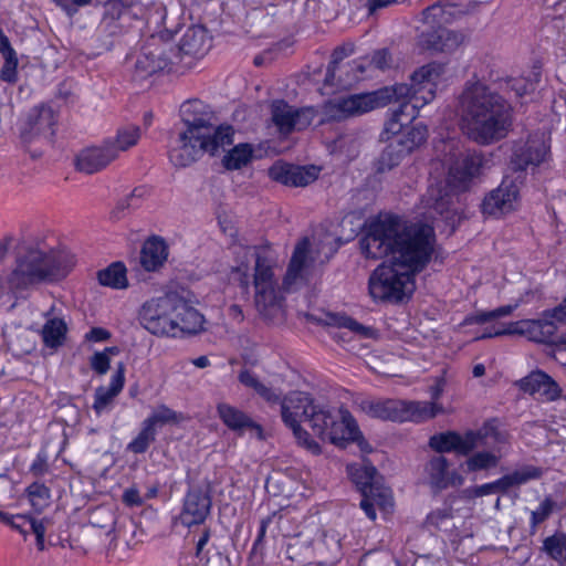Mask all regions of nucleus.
Listing matches in <instances>:
<instances>
[{"instance_id":"1","label":"nucleus","mask_w":566,"mask_h":566,"mask_svg":"<svg viewBox=\"0 0 566 566\" xmlns=\"http://www.w3.org/2000/svg\"><path fill=\"white\" fill-rule=\"evenodd\" d=\"M433 228L426 223H407L396 216L370 221L360 239L361 253L373 260L389 256L412 274L424 269L434 249Z\"/></svg>"},{"instance_id":"2","label":"nucleus","mask_w":566,"mask_h":566,"mask_svg":"<svg viewBox=\"0 0 566 566\" xmlns=\"http://www.w3.org/2000/svg\"><path fill=\"white\" fill-rule=\"evenodd\" d=\"M463 134L479 145L505 138L512 128V109L506 99L480 81H469L458 98Z\"/></svg>"},{"instance_id":"3","label":"nucleus","mask_w":566,"mask_h":566,"mask_svg":"<svg viewBox=\"0 0 566 566\" xmlns=\"http://www.w3.org/2000/svg\"><path fill=\"white\" fill-rule=\"evenodd\" d=\"M74 265L75 256L66 249L51 244L44 237L27 238L15 247L9 283L17 290L55 283L63 280Z\"/></svg>"},{"instance_id":"4","label":"nucleus","mask_w":566,"mask_h":566,"mask_svg":"<svg viewBox=\"0 0 566 566\" xmlns=\"http://www.w3.org/2000/svg\"><path fill=\"white\" fill-rule=\"evenodd\" d=\"M239 265L235 272L241 273L240 284L249 286V269L253 262L254 303L259 314L266 321L280 322L284 318V297L274 273L275 262L271 251L263 247H235Z\"/></svg>"},{"instance_id":"5","label":"nucleus","mask_w":566,"mask_h":566,"mask_svg":"<svg viewBox=\"0 0 566 566\" xmlns=\"http://www.w3.org/2000/svg\"><path fill=\"white\" fill-rule=\"evenodd\" d=\"M139 322L154 335L177 337L202 331L205 318L185 293L168 292L144 303L139 311Z\"/></svg>"},{"instance_id":"6","label":"nucleus","mask_w":566,"mask_h":566,"mask_svg":"<svg viewBox=\"0 0 566 566\" xmlns=\"http://www.w3.org/2000/svg\"><path fill=\"white\" fill-rule=\"evenodd\" d=\"M446 72V65L439 62L428 63L412 73L410 84H398L392 87H385L380 91H388L387 104L392 101L408 103L410 113L408 116L415 118L417 111L430 103L437 92V85Z\"/></svg>"},{"instance_id":"7","label":"nucleus","mask_w":566,"mask_h":566,"mask_svg":"<svg viewBox=\"0 0 566 566\" xmlns=\"http://www.w3.org/2000/svg\"><path fill=\"white\" fill-rule=\"evenodd\" d=\"M233 128H223L214 138L210 135H197L180 130L171 143L168 156L170 163L178 168H185L196 163L203 154L214 155L219 148H224L233 142Z\"/></svg>"},{"instance_id":"8","label":"nucleus","mask_w":566,"mask_h":566,"mask_svg":"<svg viewBox=\"0 0 566 566\" xmlns=\"http://www.w3.org/2000/svg\"><path fill=\"white\" fill-rule=\"evenodd\" d=\"M415 274L390 260L382 262L370 274L368 289L376 301L399 303L415 291Z\"/></svg>"},{"instance_id":"9","label":"nucleus","mask_w":566,"mask_h":566,"mask_svg":"<svg viewBox=\"0 0 566 566\" xmlns=\"http://www.w3.org/2000/svg\"><path fill=\"white\" fill-rule=\"evenodd\" d=\"M361 408L369 417L399 422H421L443 412V407L434 402L397 399L365 401L361 403Z\"/></svg>"},{"instance_id":"10","label":"nucleus","mask_w":566,"mask_h":566,"mask_svg":"<svg viewBox=\"0 0 566 566\" xmlns=\"http://www.w3.org/2000/svg\"><path fill=\"white\" fill-rule=\"evenodd\" d=\"M475 434L478 439H475L474 450L479 448L485 450L478 451L467 459L468 471L476 472L496 468L505 454L509 434L500 428L499 421L495 419L486 421L475 430Z\"/></svg>"},{"instance_id":"11","label":"nucleus","mask_w":566,"mask_h":566,"mask_svg":"<svg viewBox=\"0 0 566 566\" xmlns=\"http://www.w3.org/2000/svg\"><path fill=\"white\" fill-rule=\"evenodd\" d=\"M177 44L161 36L151 35L142 46L135 63V72L140 78L157 72H184L178 61Z\"/></svg>"},{"instance_id":"12","label":"nucleus","mask_w":566,"mask_h":566,"mask_svg":"<svg viewBox=\"0 0 566 566\" xmlns=\"http://www.w3.org/2000/svg\"><path fill=\"white\" fill-rule=\"evenodd\" d=\"M388 91L349 94L327 102L323 107L324 120L342 122L361 116L387 105Z\"/></svg>"},{"instance_id":"13","label":"nucleus","mask_w":566,"mask_h":566,"mask_svg":"<svg viewBox=\"0 0 566 566\" xmlns=\"http://www.w3.org/2000/svg\"><path fill=\"white\" fill-rule=\"evenodd\" d=\"M279 402H281L282 419L292 429L298 444L313 454H319V444L300 424L302 421H305L315 400L307 392L292 391L283 400L280 399Z\"/></svg>"},{"instance_id":"14","label":"nucleus","mask_w":566,"mask_h":566,"mask_svg":"<svg viewBox=\"0 0 566 566\" xmlns=\"http://www.w3.org/2000/svg\"><path fill=\"white\" fill-rule=\"evenodd\" d=\"M181 122L185 130L197 135H210L214 138L223 128H232L229 125H216V116L211 107L200 99H189L180 106Z\"/></svg>"},{"instance_id":"15","label":"nucleus","mask_w":566,"mask_h":566,"mask_svg":"<svg viewBox=\"0 0 566 566\" xmlns=\"http://www.w3.org/2000/svg\"><path fill=\"white\" fill-rule=\"evenodd\" d=\"M548 154V146L539 136H530L526 140L514 144L510 168L514 171H525L538 167Z\"/></svg>"},{"instance_id":"16","label":"nucleus","mask_w":566,"mask_h":566,"mask_svg":"<svg viewBox=\"0 0 566 566\" xmlns=\"http://www.w3.org/2000/svg\"><path fill=\"white\" fill-rule=\"evenodd\" d=\"M211 48V41L207 30L203 27H191L182 35L178 61L182 71L189 70L195 65V61L202 57Z\"/></svg>"},{"instance_id":"17","label":"nucleus","mask_w":566,"mask_h":566,"mask_svg":"<svg viewBox=\"0 0 566 566\" xmlns=\"http://www.w3.org/2000/svg\"><path fill=\"white\" fill-rule=\"evenodd\" d=\"M55 125L54 109L46 104H41L29 112L20 136L24 143H30L38 137L51 138L54 135Z\"/></svg>"},{"instance_id":"18","label":"nucleus","mask_w":566,"mask_h":566,"mask_svg":"<svg viewBox=\"0 0 566 566\" xmlns=\"http://www.w3.org/2000/svg\"><path fill=\"white\" fill-rule=\"evenodd\" d=\"M348 472L363 496H371L384 511L392 507L394 502L390 491L376 485L377 470L375 467L371 464L361 468L348 467Z\"/></svg>"},{"instance_id":"19","label":"nucleus","mask_w":566,"mask_h":566,"mask_svg":"<svg viewBox=\"0 0 566 566\" xmlns=\"http://www.w3.org/2000/svg\"><path fill=\"white\" fill-rule=\"evenodd\" d=\"M518 185L515 180L504 178L501 185L492 190L482 202L484 214L501 217L513 211L518 199Z\"/></svg>"},{"instance_id":"20","label":"nucleus","mask_w":566,"mask_h":566,"mask_svg":"<svg viewBox=\"0 0 566 566\" xmlns=\"http://www.w3.org/2000/svg\"><path fill=\"white\" fill-rule=\"evenodd\" d=\"M483 164V156L475 153L457 159L449 168L446 186L457 193L465 191L472 179L480 174Z\"/></svg>"},{"instance_id":"21","label":"nucleus","mask_w":566,"mask_h":566,"mask_svg":"<svg viewBox=\"0 0 566 566\" xmlns=\"http://www.w3.org/2000/svg\"><path fill=\"white\" fill-rule=\"evenodd\" d=\"M271 118L281 134L287 135L294 129L306 128L312 122L310 109H295L283 99L271 104Z\"/></svg>"},{"instance_id":"22","label":"nucleus","mask_w":566,"mask_h":566,"mask_svg":"<svg viewBox=\"0 0 566 566\" xmlns=\"http://www.w3.org/2000/svg\"><path fill=\"white\" fill-rule=\"evenodd\" d=\"M211 496L207 490L191 488L185 496L179 521L182 525L190 527L202 524L211 510Z\"/></svg>"},{"instance_id":"23","label":"nucleus","mask_w":566,"mask_h":566,"mask_svg":"<svg viewBox=\"0 0 566 566\" xmlns=\"http://www.w3.org/2000/svg\"><path fill=\"white\" fill-rule=\"evenodd\" d=\"M504 332L512 335L525 336L528 340L536 343H555L562 342L566 344V339L556 338V325L548 319H521L511 322L504 328Z\"/></svg>"},{"instance_id":"24","label":"nucleus","mask_w":566,"mask_h":566,"mask_svg":"<svg viewBox=\"0 0 566 566\" xmlns=\"http://www.w3.org/2000/svg\"><path fill=\"white\" fill-rule=\"evenodd\" d=\"M458 193L447 186L441 185L431 186L428 189L426 197V207L439 214L443 220L450 224H454L458 216Z\"/></svg>"},{"instance_id":"25","label":"nucleus","mask_w":566,"mask_h":566,"mask_svg":"<svg viewBox=\"0 0 566 566\" xmlns=\"http://www.w3.org/2000/svg\"><path fill=\"white\" fill-rule=\"evenodd\" d=\"M522 391L541 401H555L562 398V388L546 373L535 370L518 381Z\"/></svg>"},{"instance_id":"26","label":"nucleus","mask_w":566,"mask_h":566,"mask_svg":"<svg viewBox=\"0 0 566 566\" xmlns=\"http://www.w3.org/2000/svg\"><path fill=\"white\" fill-rule=\"evenodd\" d=\"M424 472L431 488L444 490L463 483V478L450 470V463L442 454H436L426 463Z\"/></svg>"},{"instance_id":"27","label":"nucleus","mask_w":566,"mask_h":566,"mask_svg":"<svg viewBox=\"0 0 566 566\" xmlns=\"http://www.w3.org/2000/svg\"><path fill=\"white\" fill-rule=\"evenodd\" d=\"M478 439L475 431H468L461 436L453 431L434 434L429 440V446L439 454L443 452H457L462 455H468L474 450Z\"/></svg>"},{"instance_id":"28","label":"nucleus","mask_w":566,"mask_h":566,"mask_svg":"<svg viewBox=\"0 0 566 566\" xmlns=\"http://www.w3.org/2000/svg\"><path fill=\"white\" fill-rule=\"evenodd\" d=\"M115 160V150L103 142L99 146L88 147L78 153L75 160L76 169L86 175L103 170Z\"/></svg>"},{"instance_id":"29","label":"nucleus","mask_w":566,"mask_h":566,"mask_svg":"<svg viewBox=\"0 0 566 566\" xmlns=\"http://www.w3.org/2000/svg\"><path fill=\"white\" fill-rule=\"evenodd\" d=\"M322 537H325V534L319 536L315 545L313 538L307 533L293 536L286 546L287 558L298 566L313 563L316 557L323 555L317 547L322 544Z\"/></svg>"},{"instance_id":"30","label":"nucleus","mask_w":566,"mask_h":566,"mask_svg":"<svg viewBox=\"0 0 566 566\" xmlns=\"http://www.w3.org/2000/svg\"><path fill=\"white\" fill-rule=\"evenodd\" d=\"M359 438V429L347 410H340L339 418L335 416L333 423L325 434V440L340 448L346 447L348 442L356 441Z\"/></svg>"},{"instance_id":"31","label":"nucleus","mask_w":566,"mask_h":566,"mask_svg":"<svg viewBox=\"0 0 566 566\" xmlns=\"http://www.w3.org/2000/svg\"><path fill=\"white\" fill-rule=\"evenodd\" d=\"M421 41L424 48L441 53H452L464 42V35L454 30L440 28L438 30L422 33Z\"/></svg>"},{"instance_id":"32","label":"nucleus","mask_w":566,"mask_h":566,"mask_svg":"<svg viewBox=\"0 0 566 566\" xmlns=\"http://www.w3.org/2000/svg\"><path fill=\"white\" fill-rule=\"evenodd\" d=\"M168 258V245L158 237L145 241L140 251V264L148 271L160 269Z\"/></svg>"},{"instance_id":"33","label":"nucleus","mask_w":566,"mask_h":566,"mask_svg":"<svg viewBox=\"0 0 566 566\" xmlns=\"http://www.w3.org/2000/svg\"><path fill=\"white\" fill-rule=\"evenodd\" d=\"M310 245L311 243L307 238H304L296 244L283 280V286L285 289H290L297 279L302 276L303 271L308 266Z\"/></svg>"},{"instance_id":"34","label":"nucleus","mask_w":566,"mask_h":566,"mask_svg":"<svg viewBox=\"0 0 566 566\" xmlns=\"http://www.w3.org/2000/svg\"><path fill=\"white\" fill-rule=\"evenodd\" d=\"M125 382V367L124 364H118L115 374L112 377L109 387H98L95 390V401L93 409L97 415H101L113 399L122 391Z\"/></svg>"},{"instance_id":"35","label":"nucleus","mask_w":566,"mask_h":566,"mask_svg":"<svg viewBox=\"0 0 566 566\" xmlns=\"http://www.w3.org/2000/svg\"><path fill=\"white\" fill-rule=\"evenodd\" d=\"M335 415L332 410L317 401H315L305 419L314 434L325 441L327 429L333 423Z\"/></svg>"},{"instance_id":"36","label":"nucleus","mask_w":566,"mask_h":566,"mask_svg":"<svg viewBox=\"0 0 566 566\" xmlns=\"http://www.w3.org/2000/svg\"><path fill=\"white\" fill-rule=\"evenodd\" d=\"M140 138V129L138 126L128 125L120 127L115 137L105 139L108 148L115 150V159L122 151H126L137 144Z\"/></svg>"},{"instance_id":"37","label":"nucleus","mask_w":566,"mask_h":566,"mask_svg":"<svg viewBox=\"0 0 566 566\" xmlns=\"http://www.w3.org/2000/svg\"><path fill=\"white\" fill-rule=\"evenodd\" d=\"M541 475L542 470L533 465H526L509 474H505L499 479L502 493H506L513 488H518L520 485L525 484L531 480H536L541 478Z\"/></svg>"},{"instance_id":"38","label":"nucleus","mask_w":566,"mask_h":566,"mask_svg":"<svg viewBox=\"0 0 566 566\" xmlns=\"http://www.w3.org/2000/svg\"><path fill=\"white\" fill-rule=\"evenodd\" d=\"M217 410L223 423L232 430H242L248 427H253L261 431L260 426L254 424L247 415L230 405L219 403Z\"/></svg>"},{"instance_id":"39","label":"nucleus","mask_w":566,"mask_h":566,"mask_svg":"<svg viewBox=\"0 0 566 566\" xmlns=\"http://www.w3.org/2000/svg\"><path fill=\"white\" fill-rule=\"evenodd\" d=\"M254 148L251 144H238L223 156L222 165L228 170L241 169L251 163Z\"/></svg>"},{"instance_id":"40","label":"nucleus","mask_w":566,"mask_h":566,"mask_svg":"<svg viewBox=\"0 0 566 566\" xmlns=\"http://www.w3.org/2000/svg\"><path fill=\"white\" fill-rule=\"evenodd\" d=\"M97 280L101 285L112 289H126L128 286L126 268L122 262H114L98 271Z\"/></svg>"},{"instance_id":"41","label":"nucleus","mask_w":566,"mask_h":566,"mask_svg":"<svg viewBox=\"0 0 566 566\" xmlns=\"http://www.w3.org/2000/svg\"><path fill=\"white\" fill-rule=\"evenodd\" d=\"M428 137V130L423 125H413L411 127H406L401 135H398L395 139V143L401 147L402 151L407 155L411 153L415 148L419 147L421 144L426 142Z\"/></svg>"},{"instance_id":"42","label":"nucleus","mask_w":566,"mask_h":566,"mask_svg":"<svg viewBox=\"0 0 566 566\" xmlns=\"http://www.w3.org/2000/svg\"><path fill=\"white\" fill-rule=\"evenodd\" d=\"M238 379L243 386L253 389L255 394L262 397L265 401L270 403H276L280 401V394H277L273 388L261 382L251 370L242 369L239 373Z\"/></svg>"},{"instance_id":"43","label":"nucleus","mask_w":566,"mask_h":566,"mask_svg":"<svg viewBox=\"0 0 566 566\" xmlns=\"http://www.w3.org/2000/svg\"><path fill=\"white\" fill-rule=\"evenodd\" d=\"M328 324L339 328H346L363 338H371L376 334L374 328L365 326L346 315L331 314L328 315Z\"/></svg>"},{"instance_id":"44","label":"nucleus","mask_w":566,"mask_h":566,"mask_svg":"<svg viewBox=\"0 0 566 566\" xmlns=\"http://www.w3.org/2000/svg\"><path fill=\"white\" fill-rule=\"evenodd\" d=\"M66 324L61 318H51L42 328L43 342L48 347L55 348L62 345L66 333Z\"/></svg>"},{"instance_id":"45","label":"nucleus","mask_w":566,"mask_h":566,"mask_svg":"<svg viewBox=\"0 0 566 566\" xmlns=\"http://www.w3.org/2000/svg\"><path fill=\"white\" fill-rule=\"evenodd\" d=\"M410 113L409 104L401 103L397 108L392 109L390 118L387 120L385 125L384 133L388 136H391V139H395L398 135H401L405 130V124L402 123V117L405 116L407 120H412L408 116ZM390 137H388L389 139Z\"/></svg>"},{"instance_id":"46","label":"nucleus","mask_w":566,"mask_h":566,"mask_svg":"<svg viewBox=\"0 0 566 566\" xmlns=\"http://www.w3.org/2000/svg\"><path fill=\"white\" fill-rule=\"evenodd\" d=\"M406 155L407 154L402 151L401 147L390 139L389 144L380 155L378 170L380 172L391 170L400 164Z\"/></svg>"},{"instance_id":"47","label":"nucleus","mask_w":566,"mask_h":566,"mask_svg":"<svg viewBox=\"0 0 566 566\" xmlns=\"http://www.w3.org/2000/svg\"><path fill=\"white\" fill-rule=\"evenodd\" d=\"M544 551L562 566H566V535L556 533L544 541Z\"/></svg>"},{"instance_id":"48","label":"nucleus","mask_w":566,"mask_h":566,"mask_svg":"<svg viewBox=\"0 0 566 566\" xmlns=\"http://www.w3.org/2000/svg\"><path fill=\"white\" fill-rule=\"evenodd\" d=\"M156 439V429L143 421L142 430L137 437L128 443L127 450L133 453H144Z\"/></svg>"},{"instance_id":"49","label":"nucleus","mask_w":566,"mask_h":566,"mask_svg":"<svg viewBox=\"0 0 566 566\" xmlns=\"http://www.w3.org/2000/svg\"><path fill=\"white\" fill-rule=\"evenodd\" d=\"M290 187H306L314 182L319 175V169L315 166H296L291 172Z\"/></svg>"},{"instance_id":"50","label":"nucleus","mask_w":566,"mask_h":566,"mask_svg":"<svg viewBox=\"0 0 566 566\" xmlns=\"http://www.w3.org/2000/svg\"><path fill=\"white\" fill-rule=\"evenodd\" d=\"M27 493L31 505L38 512H41L50 503V490L42 483H32L28 486Z\"/></svg>"},{"instance_id":"51","label":"nucleus","mask_w":566,"mask_h":566,"mask_svg":"<svg viewBox=\"0 0 566 566\" xmlns=\"http://www.w3.org/2000/svg\"><path fill=\"white\" fill-rule=\"evenodd\" d=\"M180 418V415L176 411L165 405H161L144 421L151 428L156 429L157 424L175 423L178 422Z\"/></svg>"},{"instance_id":"52","label":"nucleus","mask_w":566,"mask_h":566,"mask_svg":"<svg viewBox=\"0 0 566 566\" xmlns=\"http://www.w3.org/2000/svg\"><path fill=\"white\" fill-rule=\"evenodd\" d=\"M90 522L94 527L111 532L114 530L115 518L108 507H97L91 513Z\"/></svg>"},{"instance_id":"53","label":"nucleus","mask_w":566,"mask_h":566,"mask_svg":"<svg viewBox=\"0 0 566 566\" xmlns=\"http://www.w3.org/2000/svg\"><path fill=\"white\" fill-rule=\"evenodd\" d=\"M517 307V305H504L501 307H497L493 311L489 312H481L478 313L470 318H468L469 323H475V324H484L489 321L496 319L503 316H509L513 313V311Z\"/></svg>"},{"instance_id":"54","label":"nucleus","mask_w":566,"mask_h":566,"mask_svg":"<svg viewBox=\"0 0 566 566\" xmlns=\"http://www.w3.org/2000/svg\"><path fill=\"white\" fill-rule=\"evenodd\" d=\"M294 165L284 161H276L269 168V176L272 180L284 186H290Z\"/></svg>"},{"instance_id":"55","label":"nucleus","mask_w":566,"mask_h":566,"mask_svg":"<svg viewBox=\"0 0 566 566\" xmlns=\"http://www.w3.org/2000/svg\"><path fill=\"white\" fill-rule=\"evenodd\" d=\"M493 493H502L499 479L496 481L472 486L463 491V494L467 499L482 497Z\"/></svg>"},{"instance_id":"56","label":"nucleus","mask_w":566,"mask_h":566,"mask_svg":"<svg viewBox=\"0 0 566 566\" xmlns=\"http://www.w3.org/2000/svg\"><path fill=\"white\" fill-rule=\"evenodd\" d=\"M348 55V52L345 48H336L332 54V61L327 67V73L325 77V83L327 85H335V72L337 65L340 61H343Z\"/></svg>"},{"instance_id":"57","label":"nucleus","mask_w":566,"mask_h":566,"mask_svg":"<svg viewBox=\"0 0 566 566\" xmlns=\"http://www.w3.org/2000/svg\"><path fill=\"white\" fill-rule=\"evenodd\" d=\"M4 63L0 72V78L8 83H15L18 80V57L17 54L12 56H3Z\"/></svg>"},{"instance_id":"58","label":"nucleus","mask_w":566,"mask_h":566,"mask_svg":"<svg viewBox=\"0 0 566 566\" xmlns=\"http://www.w3.org/2000/svg\"><path fill=\"white\" fill-rule=\"evenodd\" d=\"M444 14V10L440 3H434L432 6L427 7L421 12V21L424 24L430 27H434L441 22V19Z\"/></svg>"},{"instance_id":"59","label":"nucleus","mask_w":566,"mask_h":566,"mask_svg":"<svg viewBox=\"0 0 566 566\" xmlns=\"http://www.w3.org/2000/svg\"><path fill=\"white\" fill-rule=\"evenodd\" d=\"M554 505V501L546 497L538 509L532 512V525L535 527L539 523L544 522L553 512Z\"/></svg>"},{"instance_id":"60","label":"nucleus","mask_w":566,"mask_h":566,"mask_svg":"<svg viewBox=\"0 0 566 566\" xmlns=\"http://www.w3.org/2000/svg\"><path fill=\"white\" fill-rule=\"evenodd\" d=\"M369 64L378 70H386L389 69L392 64V57L388 50L381 49L376 52H374Z\"/></svg>"},{"instance_id":"61","label":"nucleus","mask_w":566,"mask_h":566,"mask_svg":"<svg viewBox=\"0 0 566 566\" xmlns=\"http://www.w3.org/2000/svg\"><path fill=\"white\" fill-rule=\"evenodd\" d=\"M109 356L106 355V352H98L91 357V367L98 375H104L109 369Z\"/></svg>"},{"instance_id":"62","label":"nucleus","mask_w":566,"mask_h":566,"mask_svg":"<svg viewBox=\"0 0 566 566\" xmlns=\"http://www.w3.org/2000/svg\"><path fill=\"white\" fill-rule=\"evenodd\" d=\"M31 531L36 537V546L40 551L44 549L45 526L42 521L29 517L28 532Z\"/></svg>"},{"instance_id":"63","label":"nucleus","mask_w":566,"mask_h":566,"mask_svg":"<svg viewBox=\"0 0 566 566\" xmlns=\"http://www.w3.org/2000/svg\"><path fill=\"white\" fill-rule=\"evenodd\" d=\"M122 502L130 507L140 506L143 504V497L140 496L139 490L136 486H132L124 491Z\"/></svg>"},{"instance_id":"64","label":"nucleus","mask_w":566,"mask_h":566,"mask_svg":"<svg viewBox=\"0 0 566 566\" xmlns=\"http://www.w3.org/2000/svg\"><path fill=\"white\" fill-rule=\"evenodd\" d=\"M512 90L515 91L517 96H524L535 90V84L525 78H515L511 84Z\"/></svg>"}]
</instances>
